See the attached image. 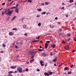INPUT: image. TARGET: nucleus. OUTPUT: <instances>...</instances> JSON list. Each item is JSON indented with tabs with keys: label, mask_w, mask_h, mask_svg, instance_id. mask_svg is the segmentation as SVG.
I'll list each match as a JSON object with an SVG mask.
<instances>
[{
	"label": "nucleus",
	"mask_w": 76,
	"mask_h": 76,
	"mask_svg": "<svg viewBox=\"0 0 76 76\" xmlns=\"http://www.w3.org/2000/svg\"><path fill=\"white\" fill-rule=\"evenodd\" d=\"M5 11L4 12L7 15H11V14L13 12V11H10L9 9H5Z\"/></svg>",
	"instance_id": "nucleus-1"
},
{
	"label": "nucleus",
	"mask_w": 76,
	"mask_h": 76,
	"mask_svg": "<svg viewBox=\"0 0 76 76\" xmlns=\"http://www.w3.org/2000/svg\"><path fill=\"white\" fill-rule=\"evenodd\" d=\"M17 70L19 72V73H22V68L20 66L18 67L17 68Z\"/></svg>",
	"instance_id": "nucleus-2"
},
{
	"label": "nucleus",
	"mask_w": 76,
	"mask_h": 76,
	"mask_svg": "<svg viewBox=\"0 0 76 76\" xmlns=\"http://www.w3.org/2000/svg\"><path fill=\"white\" fill-rule=\"evenodd\" d=\"M48 54V52H45L44 53H42V56H47V55Z\"/></svg>",
	"instance_id": "nucleus-3"
},
{
	"label": "nucleus",
	"mask_w": 76,
	"mask_h": 76,
	"mask_svg": "<svg viewBox=\"0 0 76 76\" xmlns=\"http://www.w3.org/2000/svg\"><path fill=\"white\" fill-rule=\"evenodd\" d=\"M15 12L17 13H19V11L18 10V7H17L15 9Z\"/></svg>",
	"instance_id": "nucleus-4"
},
{
	"label": "nucleus",
	"mask_w": 76,
	"mask_h": 76,
	"mask_svg": "<svg viewBox=\"0 0 76 76\" xmlns=\"http://www.w3.org/2000/svg\"><path fill=\"white\" fill-rule=\"evenodd\" d=\"M9 35H10V36H12L14 35V34L13 33H12V32H10L9 33Z\"/></svg>",
	"instance_id": "nucleus-5"
},
{
	"label": "nucleus",
	"mask_w": 76,
	"mask_h": 76,
	"mask_svg": "<svg viewBox=\"0 0 76 76\" xmlns=\"http://www.w3.org/2000/svg\"><path fill=\"white\" fill-rule=\"evenodd\" d=\"M11 69H16V66H12L10 67Z\"/></svg>",
	"instance_id": "nucleus-6"
},
{
	"label": "nucleus",
	"mask_w": 76,
	"mask_h": 76,
	"mask_svg": "<svg viewBox=\"0 0 76 76\" xmlns=\"http://www.w3.org/2000/svg\"><path fill=\"white\" fill-rule=\"evenodd\" d=\"M45 75V76H50V74H48V73H47V72H45L44 73Z\"/></svg>",
	"instance_id": "nucleus-7"
},
{
	"label": "nucleus",
	"mask_w": 76,
	"mask_h": 76,
	"mask_svg": "<svg viewBox=\"0 0 76 76\" xmlns=\"http://www.w3.org/2000/svg\"><path fill=\"white\" fill-rule=\"evenodd\" d=\"M35 53V52L34 51V52H31L30 53V55L31 56H32V55H33V54H34Z\"/></svg>",
	"instance_id": "nucleus-8"
},
{
	"label": "nucleus",
	"mask_w": 76,
	"mask_h": 76,
	"mask_svg": "<svg viewBox=\"0 0 76 76\" xmlns=\"http://www.w3.org/2000/svg\"><path fill=\"white\" fill-rule=\"evenodd\" d=\"M64 71H65L66 70H69V68L67 67H65V68H64Z\"/></svg>",
	"instance_id": "nucleus-9"
},
{
	"label": "nucleus",
	"mask_w": 76,
	"mask_h": 76,
	"mask_svg": "<svg viewBox=\"0 0 76 76\" xmlns=\"http://www.w3.org/2000/svg\"><path fill=\"white\" fill-rule=\"evenodd\" d=\"M61 35L62 37H66V35L64 34V33H62Z\"/></svg>",
	"instance_id": "nucleus-10"
},
{
	"label": "nucleus",
	"mask_w": 76,
	"mask_h": 76,
	"mask_svg": "<svg viewBox=\"0 0 76 76\" xmlns=\"http://www.w3.org/2000/svg\"><path fill=\"white\" fill-rule=\"evenodd\" d=\"M45 48H47V46H48V45L47 43H46V44H45Z\"/></svg>",
	"instance_id": "nucleus-11"
},
{
	"label": "nucleus",
	"mask_w": 76,
	"mask_h": 76,
	"mask_svg": "<svg viewBox=\"0 0 76 76\" xmlns=\"http://www.w3.org/2000/svg\"><path fill=\"white\" fill-rule=\"evenodd\" d=\"M13 71H9L8 72L9 75H10V73H13Z\"/></svg>",
	"instance_id": "nucleus-12"
},
{
	"label": "nucleus",
	"mask_w": 76,
	"mask_h": 76,
	"mask_svg": "<svg viewBox=\"0 0 76 76\" xmlns=\"http://www.w3.org/2000/svg\"><path fill=\"white\" fill-rule=\"evenodd\" d=\"M57 60V58L56 57L53 60V62H55V61H56V60Z\"/></svg>",
	"instance_id": "nucleus-13"
},
{
	"label": "nucleus",
	"mask_w": 76,
	"mask_h": 76,
	"mask_svg": "<svg viewBox=\"0 0 76 76\" xmlns=\"http://www.w3.org/2000/svg\"><path fill=\"white\" fill-rule=\"evenodd\" d=\"M50 27L51 28H54V26L50 25Z\"/></svg>",
	"instance_id": "nucleus-14"
},
{
	"label": "nucleus",
	"mask_w": 76,
	"mask_h": 76,
	"mask_svg": "<svg viewBox=\"0 0 76 76\" xmlns=\"http://www.w3.org/2000/svg\"><path fill=\"white\" fill-rule=\"evenodd\" d=\"M16 19V16H14L13 18L12 19V21H13L14 19Z\"/></svg>",
	"instance_id": "nucleus-15"
},
{
	"label": "nucleus",
	"mask_w": 76,
	"mask_h": 76,
	"mask_svg": "<svg viewBox=\"0 0 76 76\" xmlns=\"http://www.w3.org/2000/svg\"><path fill=\"white\" fill-rule=\"evenodd\" d=\"M12 30H13V31H17V30H18V29L16 28H14L12 29Z\"/></svg>",
	"instance_id": "nucleus-16"
},
{
	"label": "nucleus",
	"mask_w": 76,
	"mask_h": 76,
	"mask_svg": "<svg viewBox=\"0 0 76 76\" xmlns=\"http://www.w3.org/2000/svg\"><path fill=\"white\" fill-rule=\"evenodd\" d=\"M48 73H49V75H51L53 74V72H48Z\"/></svg>",
	"instance_id": "nucleus-17"
},
{
	"label": "nucleus",
	"mask_w": 76,
	"mask_h": 76,
	"mask_svg": "<svg viewBox=\"0 0 76 76\" xmlns=\"http://www.w3.org/2000/svg\"><path fill=\"white\" fill-rule=\"evenodd\" d=\"M23 28H25L26 27V25H24L23 26Z\"/></svg>",
	"instance_id": "nucleus-18"
},
{
	"label": "nucleus",
	"mask_w": 76,
	"mask_h": 76,
	"mask_svg": "<svg viewBox=\"0 0 76 76\" xmlns=\"http://www.w3.org/2000/svg\"><path fill=\"white\" fill-rule=\"evenodd\" d=\"M34 59H32V60H31L30 61V63H32V62H33L34 61Z\"/></svg>",
	"instance_id": "nucleus-19"
},
{
	"label": "nucleus",
	"mask_w": 76,
	"mask_h": 76,
	"mask_svg": "<svg viewBox=\"0 0 76 76\" xmlns=\"http://www.w3.org/2000/svg\"><path fill=\"white\" fill-rule=\"evenodd\" d=\"M45 14H46V12H43V13H42V15H45Z\"/></svg>",
	"instance_id": "nucleus-20"
},
{
	"label": "nucleus",
	"mask_w": 76,
	"mask_h": 76,
	"mask_svg": "<svg viewBox=\"0 0 76 76\" xmlns=\"http://www.w3.org/2000/svg\"><path fill=\"white\" fill-rule=\"evenodd\" d=\"M41 23H39L38 24V26H41Z\"/></svg>",
	"instance_id": "nucleus-21"
},
{
	"label": "nucleus",
	"mask_w": 76,
	"mask_h": 76,
	"mask_svg": "<svg viewBox=\"0 0 76 76\" xmlns=\"http://www.w3.org/2000/svg\"><path fill=\"white\" fill-rule=\"evenodd\" d=\"M71 73H72V72H68V75H70V74H71Z\"/></svg>",
	"instance_id": "nucleus-22"
},
{
	"label": "nucleus",
	"mask_w": 76,
	"mask_h": 76,
	"mask_svg": "<svg viewBox=\"0 0 76 76\" xmlns=\"http://www.w3.org/2000/svg\"><path fill=\"white\" fill-rule=\"evenodd\" d=\"M16 7H12L11 8H10V9H16Z\"/></svg>",
	"instance_id": "nucleus-23"
},
{
	"label": "nucleus",
	"mask_w": 76,
	"mask_h": 76,
	"mask_svg": "<svg viewBox=\"0 0 76 76\" xmlns=\"http://www.w3.org/2000/svg\"><path fill=\"white\" fill-rule=\"evenodd\" d=\"M38 11H39V12H41L42 11V10L41 9H39L37 10Z\"/></svg>",
	"instance_id": "nucleus-24"
},
{
	"label": "nucleus",
	"mask_w": 76,
	"mask_h": 76,
	"mask_svg": "<svg viewBox=\"0 0 76 76\" xmlns=\"http://www.w3.org/2000/svg\"><path fill=\"white\" fill-rule=\"evenodd\" d=\"M40 63L41 64H42L43 63V61L42 60H41L40 61Z\"/></svg>",
	"instance_id": "nucleus-25"
},
{
	"label": "nucleus",
	"mask_w": 76,
	"mask_h": 76,
	"mask_svg": "<svg viewBox=\"0 0 76 76\" xmlns=\"http://www.w3.org/2000/svg\"><path fill=\"white\" fill-rule=\"evenodd\" d=\"M50 56H53V53L52 52H50Z\"/></svg>",
	"instance_id": "nucleus-26"
},
{
	"label": "nucleus",
	"mask_w": 76,
	"mask_h": 76,
	"mask_svg": "<svg viewBox=\"0 0 76 76\" xmlns=\"http://www.w3.org/2000/svg\"><path fill=\"white\" fill-rule=\"evenodd\" d=\"M28 2H29L30 3H32V0H28Z\"/></svg>",
	"instance_id": "nucleus-27"
},
{
	"label": "nucleus",
	"mask_w": 76,
	"mask_h": 76,
	"mask_svg": "<svg viewBox=\"0 0 76 76\" xmlns=\"http://www.w3.org/2000/svg\"><path fill=\"white\" fill-rule=\"evenodd\" d=\"M69 45H66V48H69Z\"/></svg>",
	"instance_id": "nucleus-28"
},
{
	"label": "nucleus",
	"mask_w": 76,
	"mask_h": 76,
	"mask_svg": "<svg viewBox=\"0 0 76 76\" xmlns=\"http://www.w3.org/2000/svg\"><path fill=\"white\" fill-rule=\"evenodd\" d=\"M69 1L70 3H72V2H73V0H70Z\"/></svg>",
	"instance_id": "nucleus-29"
},
{
	"label": "nucleus",
	"mask_w": 76,
	"mask_h": 76,
	"mask_svg": "<svg viewBox=\"0 0 76 76\" xmlns=\"http://www.w3.org/2000/svg\"><path fill=\"white\" fill-rule=\"evenodd\" d=\"M2 46L3 47H6V45L4 44H3Z\"/></svg>",
	"instance_id": "nucleus-30"
},
{
	"label": "nucleus",
	"mask_w": 76,
	"mask_h": 76,
	"mask_svg": "<svg viewBox=\"0 0 76 76\" xmlns=\"http://www.w3.org/2000/svg\"><path fill=\"white\" fill-rule=\"evenodd\" d=\"M45 4L46 5H48V3L47 2H46L45 3Z\"/></svg>",
	"instance_id": "nucleus-31"
},
{
	"label": "nucleus",
	"mask_w": 76,
	"mask_h": 76,
	"mask_svg": "<svg viewBox=\"0 0 76 76\" xmlns=\"http://www.w3.org/2000/svg\"><path fill=\"white\" fill-rule=\"evenodd\" d=\"M38 50L39 51H42V49H38Z\"/></svg>",
	"instance_id": "nucleus-32"
},
{
	"label": "nucleus",
	"mask_w": 76,
	"mask_h": 76,
	"mask_svg": "<svg viewBox=\"0 0 76 76\" xmlns=\"http://www.w3.org/2000/svg\"><path fill=\"white\" fill-rule=\"evenodd\" d=\"M24 35L25 36H27L28 34L27 33H25L24 34Z\"/></svg>",
	"instance_id": "nucleus-33"
},
{
	"label": "nucleus",
	"mask_w": 76,
	"mask_h": 76,
	"mask_svg": "<svg viewBox=\"0 0 76 76\" xmlns=\"http://www.w3.org/2000/svg\"><path fill=\"white\" fill-rule=\"evenodd\" d=\"M62 43H63V44H65V43H66V42H65V41L63 40L62 41Z\"/></svg>",
	"instance_id": "nucleus-34"
},
{
	"label": "nucleus",
	"mask_w": 76,
	"mask_h": 76,
	"mask_svg": "<svg viewBox=\"0 0 76 76\" xmlns=\"http://www.w3.org/2000/svg\"><path fill=\"white\" fill-rule=\"evenodd\" d=\"M56 47V45H53V48H55Z\"/></svg>",
	"instance_id": "nucleus-35"
},
{
	"label": "nucleus",
	"mask_w": 76,
	"mask_h": 76,
	"mask_svg": "<svg viewBox=\"0 0 76 76\" xmlns=\"http://www.w3.org/2000/svg\"><path fill=\"white\" fill-rule=\"evenodd\" d=\"M69 49V48H66V50H68Z\"/></svg>",
	"instance_id": "nucleus-36"
},
{
	"label": "nucleus",
	"mask_w": 76,
	"mask_h": 76,
	"mask_svg": "<svg viewBox=\"0 0 76 76\" xmlns=\"http://www.w3.org/2000/svg\"><path fill=\"white\" fill-rule=\"evenodd\" d=\"M26 72H28V69L26 68Z\"/></svg>",
	"instance_id": "nucleus-37"
},
{
	"label": "nucleus",
	"mask_w": 76,
	"mask_h": 76,
	"mask_svg": "<svg viewBox=\"0 0 76 76\" xmlns=\"http://www.w3.org/2000/svg\"><path fill=\"white\" fill-rule=\"evenodd\" d=\"M14 1H12V2L10 3V5H11V4H12V3H13Z\"/></svg>",
	"instance_id": "nucleus-38"
},
{
	"label": "nucleus",
	"mask_w": 76,
	"mask_h": 76,
	"mask_svg": "<svg viewBox=\"0 0 76 76\" xmlns=\"http://www.w3.org/2000/svg\"><path fill=\"white\" fill-rule=\"evenodd\" d=\"M18 6H19V5L18 4H17L16 5V7H18Z\"/></svg>",
	"instance_id": "nucleus-39"
},
{
	"label": "nucleus",
	"mask_w": 76,
	"mask_h": 76,
	"mask_svg": "<svg viewBox=\"0 0 76 76\" xmlns=\"http://www.w3.org/2000/svg\"><path fill=\"white\" fill-rule=\"evenodd\" d=\"M62 65H63V63L61 64V65H59L58 66V67H60V66H62Z\"/></svg>",
	"instance_id": "nucleus-40"
},
{
	"label": "nucleus",
	"mask_w": 76,
	"mask_h": 76,
	"mask_svg": "<svg viewBox=\"0 0 76 76\" xmlns=\"http://www.w3.org/2000/svg\"><path fill=\"white\" fill-rule=\"evenodd\" d=\"M37 72H39V71H40V70H39V69H37Z\"/></svg>",
	"instance_id": "nucleus-41"
},
{
	"label": "nucleus",
	"mask_w": 76,
	"mask_h": 76,
	"mask_svg": "<svg viewBox=\"0 0 76 76\" xmlns=\"http://www.w3.org/2000/svg\"><path fill=\"white\" fill-rule=\"evenodd\" d=\"M46 42L47 43H50V41H47Z\"/></svg>",
	"instance_id": "nucleus-42"
},
{
	"label": "nucleus",
	"mask_w": 76,
	"mask_h": 76,
	"mask_svg": "<svg viewBox=\"0 0 76 76\" xmlns=\"http://www.w3.org/2000/svg\"><path fill=\"white\" fill-rule=\"evenodd\" d=\"M73 67V65H72L71 66V68H72V67Z\"/></svg>",
	"instance_id": "nucleus-43"
},
{
	"label": "nucleus",
	"mask_w": 76,
	"mask_h": 76,
	"mask_svg": "<svg viewBox=\"0 0 76 76\" xmlns=\"http://www.w3.org/2000/svg\"><path fill=\"white\" fill-rule=\"evenodd\" d=\"M67 35H68V37H70V34H67Z\"/></svg>",
	"instance_id": "nucleus-44"
},
{
	"label": "nucleus",
	"mask_w": 76,
	"mask_h": 76,
	"mask_svg": "<svg viewBox=\"0 0 76 76\" xmlns=\"http://www.w3.org/2000/svg\"><path fill=\"white\" fill-rule=\"evenodd\" d=\"M66 18H68V17H69V15H66Z\"/></svg>",
	"instance_id": "nucleus-45"
},
{
	"label": "nucleus",
	"mask_w": 76,
	"mask_h": 76,
	"mask_svg": "<svg viewBox=\"0 0 76 76\" xmlns=\"http://www.w3.org/2000/svg\"><path fill=\"white\" fill-rule=\"evenodd\" d=\"M64 9V7H62L61 8V9Z\"/></svg>",
	"instance_id": "nucleus-46"
},
{
	"label": "nucleus",
	"mask_w": 76,
	"mask_h": 76,
	"mask_svg": "<svg viewBox=\"0 0 76 76\" xmlns=\"http://www.w3.org/2000/svg\"><path fill=\"white\" fill-rule=\"evenodd\" d=\"M15 48H18V46H17V45H15Z\"/></svg>",
	"instance_id": "nucleus-47"
},
{
	"label": "nucleus",
	"mask_w": 76,
	"mask_h": 76,
	"mask_svg": "<svg viewBox=\"0 0 76 76\" xmlns=\"http://www.w3.org/2000/svg\"><path fill=\"white\" fill-rule=\"evenodd\" d=\"M16 58H19V55H18L16 56Z\"/></svg>",
	"instance_id": "nucleus-48"
},
{
	"label": "nucleus",
	"mask_w": 76,
	"mask_h": 76,
	"mask_svg": "<svg viewBox=\"0 0 76 76\" xmlns=\"http://www.w3.org/2000/svg\"><path fill=\"white\" fill-rule=\"evenodd\" d=\"M41 66H44V64H41Z\"/></svg>",
	"instance_id": "nucleus-49"
},
{
	"label": "nucleus",
	"mask_w": 76,
	"mask_h": 76,
	"mask_svg": "<svg viewBox=\"0 0 76 76\" xmlns=\"http://www.w3.org/2000/svg\"><path fill=\"white\" fill-rule=\"evenodd\" d=\"M4 14V12L3 11H2V15H3Z\"/></svg>",
	"instance_id": "nucleus-50"
},
{
	"label": "nucleus",
	"mask_w": 76,
	"mask_h": 76,
	"mask_svg": "<svg viewBox=\"0 0 76 76\" xmlns=\"http://www.w3.org/2000/svg\"><path fill=\"white\" fill-rule=\"evenodd\" d=\"M75 50H73L72 51V53H74V52H75Z\"/></svg>",
	"instance_id": "nucleus-51"
},
{
	"label": "nucleus",
	"mask_w": 76,
	"mask_h": 76,
	"mask_svg": "<svg viewBox=\"0 0 76 76\" xmlns=\"http://www.w3.org/2000/svg\"><path fill=\"white\" fill-rule=\"evenodd\" d=\"M49 63H52V61H49Z\"/></svg>",
	"instance_id": "nucleus-52"
},
{
	"label": "nucleus",
	"mask_w": 76,
	"mask_h": 76,
	"mask_svg": "<svg viewBox=\"0 0 76 76\" xmlns=\"http://www.w3.org/2000/svg\"><path fill=\"white\" fill-rule=\"evenodd\" d=\"M35 42H38V41H39V40H35Z\"/></svg>",
	"instance_id": "nucleus-53"
},
{
	"label": "nucleus",
	"mask_w": 76,
	"mask_h": 76,
	"mask_svg": "<svg viewBox=\"0 0 76 76\" xmlns=\"http://www.w3.org/2000/svg\"><path fill=\"white\" fill-rule=\"evenodd\" d=\"M70 40V38H69V39H68V41H69Z\"/></svg>",
	"instance_id": "nucleus-54"
},
{
	"label": "nucleus",
	"mask_w": 76,
	"mask_h": 76,
	"mask_svg": "<svg viewBox=\"0 0 76 76\" xmlns=\"http://www.w3.org/2000/svg\"><path fill=\"white\" fill-rule=\"evenodd\" d=\"M44 4H45L44 3H43L41 5H42V6H44Z\"/></svg>",
	"instance_id": "nucleus-55"
},
{
	"label": "nucleus",
	"mask_w": 76,
	"mask_h": 76,
	"mask_svg": "<svg viewBox=\"0 0 76 76\" xmlns=\"http://www.w3.org/2000/svg\"><path fill=\"white\" fill-rule=\"evenodd\" d=\"M40 42H41V44H42L43 43V42H42V41H40Z\"/></svg>",
	"instance_id": "nucleus-56"
},
{
	"label": "nucleus",
	"mask_w": 76,
	"mask_h": 76,
	"mask_svg": "<svg viewBox=\"0 0 76 76\" xmlns=\"http://www.w3.org/2000/svg\"><path fill=\"white\" fill-rule=\"evenodd\" d=\"M4 4H5V3H4L2 4V5L3 6L4 5Z\"/></svg>",
	"instance_id": "nucleus-57"
},
{
	"label": "nucleus",
	"mask_w": 76,
	"mask_h": 76,
	"mask_svg": "<svg viewBox=\"0 0 76 76\" xmlns=\"http://www.w3.org/2000/svg\"><path fill=\"white\" fill-rule=\"evenodd\" d=\"M17 73V71H15V72H14V73Z\"/></svg>",
	"instance_id": "nucleus-58"
},
{
	"label": "nucleus",
	"mask_w": 76,
	"mask_h": 76,
	"mask_svg": "<svg viewBox=\"0 0 76 76\" xmlns=\"http://www.w3.org/2000/svg\"><path fill=\"white\" fill-rule=\"evenodd\" d=\"M34 56H32L31 57V58H34Z\"/></svg>",
	"instance_id": "nucleus-59"
},
{
	"label": "nucleus",
	"mask_w": 76,
	"mask_h": 76,
	"mask_svg": "<svg viewBox=\"0 0 76 76\" xmlns=\"http://www.w3.org/2000/svg\"><path fill=\"white\" fill-rule=\"evenodd\" d=\"M62 5L63 6V5H64V3H63L62 4Z\"/></svg>",
	"instance_id": "nucleus-60"
},
{
	"label": "nucleus",
	"mask_w": 76,
	"mask_h": 76,
	"mask_svg": "<svg viewBox=\"0 0 76 76\" xmlns=\"http://www.w3.org/2000/svg\"><path fill=\"white\" fill-rule=\"evenodd\" d=\"M29 61H28V62H26V63L27 64H29Z\"/></svg>",
	"instance_id": "nucleus-61"
},
{
	"label": "nucleus",
	"mask_w": 76,
	"mask_h": 76,
	"mask_svg": "<svg viewBox=\"0 0 76 76\" xmlns=\"http://www.w3.org/2000/svg\"><path fill=\"white\" fill-rule=\"evenodd\" d=\"M57 19H58V18L57 17H56V18H55V19L56 20H57Z\"/></svg>",
	"instance_id": "nucleus-62"
},
{
	"label": "nucleus",
	"mask_w": 76,
	"mask_h": 76,
	"mask_svg": "<svg viewBox=\"0 0 76 76\" xmlns=\"http://www.w3.org/2000/svg\"><path fill=\"white\" fill-rule=\"evenodd\" d=\"M74 41H76V38H75L74 39Z\"/></svg>",
	"instance_id": "nucleus-63"
},
{
	"label": "nucleus",
	"mask_w": 76,
	"mask_h": 76,
	"mask_svg": "<svg viewBox=\"0 0 76 76\" xmlns=\"http://www.w3.org/2000/svg\"><path fill=\"white\" fill-rule=\"evenodd\" d=\"M37 18H39V15H37Z\"/></svg>",
	"instance_id": "nucleus-64"
}]
</instances>
